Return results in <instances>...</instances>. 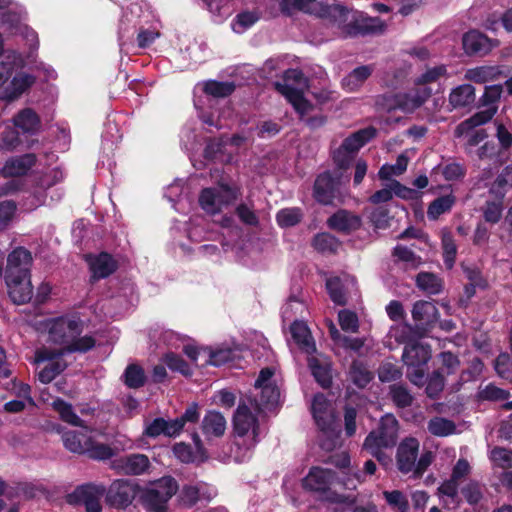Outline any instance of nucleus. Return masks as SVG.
<instances>
[{"mask_svg":"<svg viewBox=\"0 0 512 512\" xmlns=\"http://www.w3.org/2000/svg\"><path fill=\"white\" fill-rule=\"evenodd\" d=\"M83 321L77 315H64L46 321L48 341L59 345L55 348L63 353L87 352L95 346V339L83 332Z\"/></svg>","mask_w":512,"mask_h":512,"instance_id":"obj_1","label":"nucleus"},{"mask_svg":"<svg viewBox=\"0 0 512 512\" xmlns=\"http://www.w3.org/2000/svg\"><path fill=\"white\" fill-rule=\"evenodd\" d=\"M20 64L15 53L0 60V101L9 104L18 100L35 83V77L22 70Z\"/></svg>","mask_w":512,"mask_h":512,"instance_id":"obj_2","label":"nucleus"},{"mask_svg":"<svg viewBox=\"0 0 512 512\" xmlns=\"http://www.w3.org/2000/svg\"><path fill=\"white\" fill-rule=\"evenodd\" d=\"M233 428L236 447L234 457L236 461L243 462L249 458L261 434L257 417L247 404L238 405L233 417Z\"/></svg>","mask_w":512,"mask_h":512,"instance_id":"obj_3","label":"nucleus"},{"mask_svg":"<svg viewBox=\"0 0 512 512\" xmlns=\"http://www.w3.org/2000/svg\"><path fill=\"white\" fill-rule=\"evenodd\" d=\"M399 424L397 419L387 414L381 418L377 430L371 431L363 443V449L368 451L381 464L390 463V457L383 452V449L393 448L398 438Z\"/></svg>","mask_w":512,"mask_h":512,"instance_id":"obj_4","label":"nucleus"},{"mask_svg":"<svg viewBox=\"0 0 512 512\" xmlns=\"http://www.w3.org/2000/svg\"><path fill=\"white\" fill-rule=\"evenodd\" d=\"M179 485L171 476L162 477L146 487L140 486L139 501L148 512H167L168 502Z\"/></svg>","mask_w":512,"mask_h":512,"instance_id":"obj_5","label":"nucleus"},{"mask_svg":"<svg viewBox=\"0 0 512 512\" xmlns=\"http://www.w3.org/2000/svg\"><path fill=\"white\" fill-rule=\"evenodd\" d=\"M85 432L72 430H59L64 447L76 454H87L94 460H106L111 458L115 452L113 448L104 443L96 442L88 432L91 429H84Z\"/></svg>","mask_w":512,"mask_h":512,"instance_id":"obj_6","label":"nucleus"},{"mask_svg":"<svg viewBox=\"0 0 512 512\" xmlns=\"http://www.w3.org/2000/svg\"><path fill=\"white\" fill-rule=\"evenodd\" d=\"M277 91L282 94L294 109L301 115L307 114L312 105L303 97L308 88V80L298 69H289L285 72L282 82L275 84Z\"/></svg>","mask_w":512,"mask_h":512,"instance_id":"obj_7","label":"nucleus"},{"mask_svg":"<svg viewBox=\"0 0 512 512\" xmlns=\"http://www.w3.org/2000/svg\"><path fill=\"white\" fill-rule=\"evenodd\" d=\"M495 113V107L483 109L457 125L454 135L457 138H466L464 145L466 153L471 154L473 148L487 138V133L484 129L476 130L475 128L489 122Z\"/></svg>","mask_w":512,"mask_h":512,"instance_id":"obj_8","label":"nucleus"},{"mask_svg":"<svg viewBox=\"0 0 512 512\" xmlns=\"http://www.w3.org/2000/svg\"><path fill=\"white\" fill-rule=\"evenodd\" d=\"M238 196L239 190L236 187L220 184L217 187L203 189L199 196V204L205 212L213 215L233 204Z\"/></svg>","mask_w":512,"mask_h":512,"instance_id":"obj_9","label":"nucleus"},{"mask_svg":"<svg viewBox=\"0 0 512 512\" xmlns=\"http://www.w3.org/2000/svg\"><path fill=\"white\" fill-rule=\"evenodd\" d=\"M65 353L57 351L55 348L42 347L35 352V362L37 364L45 363L38 371V379L43 384L52 382L67 367L63 359Z\"/></svg>","mask_w":512,"mask_h":512,"instance_id":"obj_10","label":"nucleus"},{"mask_svg":"<svg viewBox=\"0 0 512 512\" xmlns=\"http://www.w3.org/2000/svg\"><path fill=\"white\" fill-rule=\"evenodd\" d=\"M105 493V486L86 483L69 493L66 501L73 506H83L86 512H102L101 500Z\"/></svg>","mask_w":512,"mask_h":512,"instance_id":"obj_11","label":"nucleus"},{"mask_svg":"<svg viewBox=\"0 0 512 512\" xmlns=\"http://www.w3.org/2000/svg\"><path fill=\"white\" fill-rule=\"evenodd\" d=\"M140 485L129 480H115L106 491L107 502L119 509H124L132 504L140 494Z\"/></svg>","mask_w":512,"mask_h":512,"instance_id":"obj_12","label":"nucleus"},{"mask_svg":"<svg viewBox=\"0 0 512 512\" xmlns=\"http://www.w3.org/2000/svg\"><path fill=\"white\" fill-rule=\"evenodd\" d=\"M376 135V129L367 127L347 137L342 145L335 151L334 160L341 168H345L350 161V154L356 153L362 146Z\"/></svg>","mask_w":512,"mask_h":512,"instance_id":"obj_13","label":"nucleus"},{"mask_svg":"<svg viewBox=\"0 0 512 512\" xmlns=\"http://www.w3.org/2000/svg\"><path fill=\"white\" fill-rule=\"evenodd\" d=\"M10 2L3 0L0 6V19L12 34H21L33 48L37 47L38 38L34 30L21 22V15L11 8Z\"/></svg>","mask_w":512,"mask_h":512,"instance_id":"obj_14","label":"nucleus"},{"mask_svg":"<svg viewBox=\"0 0 512 512\" xmlns=\"http://www.w3.org/2000/svg\"><path fill=\"white\" fill-rule=\"evenodd\" d=\"M150 466L149 458L141 453L122 456L111 462V468L123 475H142L149 470Z\"/></svg>","mask_w":512,"mask_h":512,"instance_id":"obj_15","label":"nucleus"},{"mask_svg":"<svg viewBox=\"0 0 512 512\" xmlns=\"http://www.w3.org/2000/svg\"><path fill=\"white\" fill-rule=\"evenodd\" d=\"M216 494L215 488L204 482H199L194 485H184L180 490L178 498L183 506L191 508L198 502H210Z\"/></svg>","mask_w":512,"mask_h":512,"instance_id":"obj_16","label":"nucleus"},{"mask_svg":"<svg viewBox=\"0 0 512 512\" xmlns=\"http://www.w3.org/2000/svg\"><path fill=\"white\" fill-rule=\"evenodd\" d=\"M318 17L326 20L333 27L343 32H349V26L354 23L355 14L340 4L322 5Z\"/></svg>","mask_w":512,"mask_h":512,"instance_id":"obj_17","label":"nucleus"},{"mask_svg":"<svg viewBox=\"0 0 512 512\" xmlns=\"http://www.w3.org/2000/svg\"><path fill=\"white\" fill-rule=\"evenodd\" d=\"M432 89L427 86L418 85L414 90L397 94L393 97L394 104L389 109L399 108L404 112H413L421 107L431 96Z\"/></svg>","mask_w":512,"mask_h":512,"instance_id":"obj_18","label":"nucleus"},{"mask_svg":"<svg viewBox=\"0 0 512 512\" xmlns=\"http://www.w3.org/2000/svg\"><path fill=\"white\" fill-rule=\"evenodd\" d=\"M419 452V441L416 438H405L397 448L396 464L398 470L407 474L413 472Z\"/></svg>","mask_w":512,"mask_h":512,"instance_id":"obj_19","label":"nucleus"},{"mask_svg":"<svg viewBox=\"0 0 512 512\" xmlns=\"http://www.w3.org/2000/svg\"><path fill=\"white\" fill-rule=\"evenodd\" d=\"M462 44L467 55H486L497 47L499 42L479 31L472 30L463 35Z\"/></svg>","mask_w":512,"mask_h":512,"instance_id":"obj_20","label":"nucleus"},{"mask_svg":"<svg viewBox=\"0 0 512 512\" xmlns=\"http://www.w3.org/2000/svg\"><path fill=\"white\" fill-rule=\"evenodd\" d=\"M31 264L30 252L22 247L16 248L8 255L5 279L12 281V278L30 274Z\"/></svg>","mask_w":512,"mask_h":512,"instance_id":"obj_21","label":"nucleus"},{"mask_svg":"<svg viewBox=\"0 0 512 512\" xmlns=\"http://www.w3.org/2000/svg\"><path fill=\"white\" fill-rule=\"evenodd\" d=\"M339 180L332 177L329 172L320 174L314 184V197L324 205L331 204L338 189Z\"/></svg>","mask_w":512,"mask_h":512,"instance_id":"obj_22","label":"nucleus"},{"mask_svg":"<svg viewBox=\"0 0 512 512\" xmlns=\"http://www.w3.org/2000/svg\"><path fill=\"white\" fill-rule=\"evenodd\" d=\"M6 280L8 293L12 301L16 304H24L29 302L33 296L30 274Z\"/></svg>","mask_w":512,"mask_h":512,"instance_id":"obj_23","label":"nucleus"},{"mask_svg":"<svg viewBox=\"0 0 512 512\" xmlns=\"http://www.w3.org/2000/svg\"><path fill=\"white\" fill-rule=\"evenodd\" d=\"M36 163V156L34 154H24L18 157L9 158L2 169L0 174L5 178L19 177L25 175Z\"/></svg>","mask_w":512,"mask_h":512,"instance_id":"obj_24","label":"nucleus"},{"mask_svg":"<svg viewBox=\"0 0 512 512\" xmlns=\"http://www.w3.org/2000/svg\"><path fill=\"white\" fill-rule=\"evenodd\" d=\"M86 260L92 272L93 279H102L111 275L117 268V262L114 258L105 252L99 255H88Z\"/></svg>","mask_w":512,"mask_h":512,"instance_id":"obj_25","label":"nucleus"},{"mask_svg":"<svg viewBox=\"0 0 512 512\" xmlns=\"http://www.w3.org/2000/svg\"><path fill=\"white\" fill-rule=\"evenodd\" d=\"M227 422L225 417L218 411H208L202 419L201 431L208 439L218 438L224 435Z\"/></svg>","mask_w":512,"mask_h":512,"instance_id":"obj_26","label":"nucleus"},{"mask_svg":"<svg viewBox=\"0 0 512 512\" xmlns=\"http://www.w3.org/2000/svg\"><path fill=\"white\" fill-rule=\"evenodd\" d=\"M334 480V473L329 469L314 467L303 479V487L311 491H325Z\"/></svg>","mask_w":512,"mask_h":512,"instance_id":"obj_27","label":"nucleus"},{"mask_svg":"<svg viewBox=\"0 0 512 512\" xmlns=\"http://www.w3.org/2000/svg\"><path fill=\"white\" fill-rule=\"evenodd\" d=\"M11 122L25 134L33 135L41 128L39 115L32 108L26 107L19 110L12 118Z\"/></svg>","mask_w":512,"mask_h":512,"instance_id":"obj_28","label":"nucleus"},{"mask_svg":"<svg viewBox=\"0 0 512 512\" xmlns=\"http://www.w3.org/2000/svg\"><path fill=\"white\" fill-rule=\"evenodd\" d=\"M431 358L428 345L415 341L404 347L402 360L406 366H425Z\"/></svg>","mask_w":512,"mask_h":512,"instance_id":"obj_29","label":"nucleus"},{"mask_svg":"<svg viewBox=\"0 0 512 512\" xmlns=\"http://www.w3.org/2000/svg\"><path fill=\"white\" fill-rule=\"evenodd\" d=\"M504 71L498 65H483L467 69L464 75L465 80L483 84L498 80L504 77Z\"/></svg>","mask_w":512,"mask_h":512,"instance_id":"obj_30","label":"nucleus"},{"mask_svg":"<svg viewBox=\"0 0 512 512\" xmlns=\"http://www.w3.org/2000/svg\"><path fill=\"white\" fill-rule=\"evenodd\" d=\"M181 432L180 420H165L163 418H156L146 425L145 435L149 437H158L164 435L167 437H175Z\"/></svg>","mask_w":512,"mask_h":512,"instance_id":"obj_31","label":"nucleus"},{"mask_svg":"<svg viewBox=\"0 0 512 512\" xmlns=\"http://www.w3.org/2000/svg\"><path fill=\"white\" fill-rule=\"evenodd\" d=\"M311 409L318 427H327L330 424H334L335 416L333 410L323 394L314 396Z\"/></svg>","mask_w":512,"mask_h":512,"instance_id":"obj_32","label":"nucleus"},{"mask_svg":"<svg viewBox=\"0 0 512 512\" xmlns=\"http://www.w3.org/2000/svg\"><path fill=\"white\" fill-rule=\"evenodd\" d=\"M327 223L334 230L351 232L361 226V219L347 210H339L328 219Z\"/></svg>","mask_w":512,"mask_h":512,"instance_id":"obj_33","label":"nucleus"},{"mask_svg":"<svg viewBox=\"0 0 512 512\" xmlns=\"http://www.w3.org/2000/svg\"><path fill=\"white\" fill-rule=\"evenodd\" d=\"M439 312L433 302L420 300L414 303L412 318L421 325H431L437 321Z\"/></svg>","mask_w":512,"mask_h":512,"instance_id":"obj_34","label":"nucleus"},{"mask_svg":"<svg viewBox=\"0 0 512 512\" xmlns=\"http://www.w3.org/2000/svg\"><path fill=\"white\" fill-rule=\"evenodd\" d=\"M373 66L362 65L353 69L347 76L342 79V86L348 92L359 90L365 81L371 76Z\"/></svg>","mask_w":512,"mask_h":512,"instance_id":"obj_35","label":"nucleus"},{"mask_svg":"<svg viewBox=\"0 0 512 512\" xmlns=\"http://www.w3.org/2000/svg\"><path fill=\"white\" fill-rule=\"evenodd\" d=\"M448 101L452 109L467 107L475 101V89L470 84L459 85L452 89Z\"/></svg>","mask_w":512,"mask_h":512,"instance_id":"obj_36","label":"nucleus"},{"mask_svg":"<svg viewBox=\"0 0 512 512\" xmlns=\"http://www.w3.org/2000/svg\"><path fill=\"white\" fill-rule=\"evenodd\" d=\"M290 330L293 339L298 344L301 350H303L307 354H312L316 351L315 343L305 323L295 321L291 325Z\"/></svg>","mask_w":512,"mask_h":512,"instance_id":"obj_37","label":"nucleus"},{"mask_svg":"<svg viewBox=\"0 0 512 512\" xmlns=\"http://www.w3.org/2000/svg\"><path fill=\"white\" fill-rule=\"evenodd\" d=\"M52 406L55 409V411L58 412L60 418L64 422L73 426L82 427L86 430L88 429V426L86 425L85 421L77 416L71 404L58 398L53 401Z\"/></svg>","mask_w":512,"mask_h":512,"instance_id":"obj_38","label":"nucleus"},{"mask_svg":"<svg viewBox=\"0 0 512 512\" xmlns=\"http://www.w3.org/2000/svg\"><path fill=\"white\" fill-rule=\"evenodd\" d=\"M416 285L420 290L431 295L439 294L443 289L442 280L429 272L419 273L416 277Z\"/></svg>","mask_w":512,"mask_h":512,"instance_id":"obj_39","label":"nucleus"},{"mask_svg":"<svg viewBox=\"0 0 512 512\" xmlns=\"http://www.w3.org/2000/svg\"><path fill=\"white\" fill-rule=\"evenodd\" d=\"M260 395L258 399H255V408L262 410L264 408H270L275 406L280 398V392L276 385L267 384L266 386L259 388Z\"/></svg>","mask_w":512,"mask_h":512,"instance_id":"obj_40","label":"nucleus"},{"mask_svg":"<svg viewBox=\"0 0 512 512\" xmlns=\"http://www.w3.org/2000/svg\"><path fill=\"white\" fill-rule=\"evenodd\" d=\"M308 364L316 381L324 388L331 383L330 366L327 362L322 363L317 357H310Z\"/></svg>","mask_w":512,"mask_h":512,"instance_id":"obj_41","label":"nucleus"},{"mask_svg":"<svg viewBox=\"0 0 512 512\" xmlns=\"http://www.w3.org/2000/svg\"><path fill=\"white\" fill-rule=\"evenodd\" d=\"M4 125L5 128L0 135V149L11 152L21 144L20 135L13 123L5 122Z\"/></svg>","mask_w":512,"mask_h":512,"instance_id":"obj_42","label":"nucleus"},{"mask_svg":"<svg viewBox=\"0 0 512 512\" xmlns=\"http://www.w3.org/2000/svg\"><path fill=\"white\" fill-rule=\"evenodd\" d=\"M409 159L405 153L398 156L394 165L384 164L378 171V177L381 180H390L393 176L403 174L408 166Z\"/></svg>","mask_w":512,"mask_h":512,"instance_id":"obj_43","label":"nucleus"},{"mask_svg":"<svg viewBox=\"0 0 512 512\" xmlns=\"http://www.w3.org/2000/svg\"><path fill=\"white\" fill-rule=\"evenodd\" d=\"M283 10L297 8L304 12L318 16L323 5L319 0H278Z\"/></svg>","mask_w":512,"mask_h":512,"instance_id":"obj_44","label":"nucleus"},{"mask_svg":"<svg viewBox=\"0 0 512 512\" xmlns=\"http://www.w3.org/2000/svg\"><path fill=\"white\" fill-rule=\"evenodd\" d=\"M428 431L437 437H446L455 433L454 422L443 417H434L427 424Z\"/></svg>","mask_w":512,"mask_h":512,"instance_id":"obj_45","label":"nucleus"},{"mask_svg":"<svg viewBox=\"0 0 512 512\" xmlns=\"http://www.w3.org/2000/svg\"><path fill=\"white\" fill-rule=\"evenodd\" d=\"M455 203L452 195H445L435 199L428 207L427 216L431 220H436L440 215L451 210Z\"/></svg>","mask_w":512,"mask_h":512,"instance_id":"obj_46","label":"nucleus"},{"mask_svg":"<svg viewBox=\"0 0 512 512\" xmlns=\"http://www.w3.org/2000/svg\"><path fill=\"white\" fill-rule=\"evenodd\" d=\"M237 357V349L220 348L215 351L210 349L208 359L205 360V364L220 366L229 362H233Z\"/></svg>","mask_w":512,"mask_h":512,"instance_id":"obj_47","label":"nucleus"},{"mask_svg":"<svg viewBox=\"0 0 512 512\" xmlns=\"http://www.w3.org/2000/svg\"><path fill=\"white\" fill-rule=\"evenodd\" d=\"M488 456L494 467L512 469V449L496 446Z\"/></svg>","mask_w":512,"mask_h":512,"instance_id":"obj_48","label":"nucleus"},{"mask_svg":"<svg viewBox=\"0 0 512 512\" xmlns=\"http://www.w3.org/2000/svg\"><path fill=\"white\" fill-rule=\"evenodd\" d=\"M321 434L319 435V443L322 449L331 451L335 449L339 443V430L335 423L327 427H319Z\"/></svg>","mask_w":512,"mask_h":512,"instance_id":"obj_49","label":"nucleus"},{"mask_svg":"<svg viewBox=\"0 0 512 512\" xmlns=\"http://www.w3.org/2000/svg\"><path fill=\"white\" fill-rule=\"evenodd\" d=\"M354 22H356L357 31L361 34H378L386 29V24L379 18L364 17L360 20L355 18Z\"/></svg>","mask_w":512,"mask_h":512,"instance_id":"obj_50","label":"nucleus"},{"mask_svg":"<svg viewBox=\"0 0 512 512\" xmlns=\"http://www.w3.org/2000/svg\"><path fill=\"white\" fill-rule=\"evenodd\" d=\"M442 248H443V258L444 263L448 269H451L454 265L457 247L453 236L450 231L443 230L442 231Z\"/></svg>","mask_w":512,"mask_h":512,"instance_id":"obj_51","label":"nucleus"},{"mask_svg":"<svg viewBox=\"0 0 512 512\" xmlns=\"http://www.w3.org/2000/svg\"><path fill=\"white\" fill-rule=\"evenodd\" d=\"M313 247L321 253H334L339 247V241L329 233H319L312 241Z\"/></svg>","mask_w":512,"mask_h":512,"instance_id":"obj_52","label":"nucleus"},{"mask_svg":"<svg viewBox=\"0 0 512 512\" xmlns=\"http://www.w3.org/2000/svg\"><path fill=\"white\" fill-rule=\"evenodd\" d=\"M303 218V212L298 207H290L281 209L277 215V223L281 227H292L298 224Z\"/></svg>","mask_w":512,"mask_h":512,"instance_id":"obj_53","label":"nucleus"},{"mask_svg":"<svg viewBox=\"0 0 512 512\" xmlns=\"http://www.w3.org/2000/svg\"><path fill=\"white\" fill-rule=\"evenodd\" d=\"M259 19L256 12L245 11L239 13L232 21V30L237 34L244 33L247 29L253 26Z\"/></svg>","mask_w":512,"mask_h":512,"instance_id":"obj_54","label":"nucleus"},{"mask_svg":"<svg viewBox=\"0 0 512 512\" xmlns=\"http://www.w3.org/2000/svg\"><path fill=\"white\" fill-rule=\"evenodd\" d=\"M391 339H394L399 344H411L415 341V332L408 324H399L391 328L389 332Z\"/></svg>","mask_w":512,"mask_h":512,"instance_id":"obj_55","label":"nucleus"},{"mask_svg":"<svg viewBox=\"0 0 512 512\" xmlns=\"http://www.w3.org/2000/svg\"><path fill=\"white\" fill-rule=\"evenodd\" d=\"M393 255L398 261L403 262L406 268L415 269L422 263L421 258L405 246H396Z\"/></svg>","mask_w":512,"mask_h":512,"instance_id":"obj_56","label":"nucleus"},{"mask_svg":"<svg viewBox=\"0 0 512 512\" xmlns=\"http://www.w3.org/2000/svg\"><path fill=\"white\" fill-rule=\"evenodd\" d=\"M372 373L359 362H354L350 369V379L358 387H365L372 380Z\"/></svg>","mask_w":512,"mask_h":512,"instance_id":"obj_57","label":"nucleus"},{"mask_svg":"<svg viewBox=\"0 0 512 512\" xmlns=\"http://www.w3.org/2000/svg\"><path fill=\"white\" fill-rule=\"evenodd\" d=\"M326 287L330 298L334 303L339 305H344L346 303L344 286L342 280L339 277H332L327 279Z\"/></svg>","mask_w":512,"mask_h":512,"instance_id":"obj_58","label":"nucleus"},{"mask_svg":"<svg viewBox=\"0 0 512 512\" xmlns=\"http://www.w3.org/2000/svg\"><path fill=\"white\" fill-rule=\"evenodd\" d=\"M235 89L231 82L208 81L204 84V91L214 97H226Z\"/></svg>","mask_w":512,"mask_h":512,"instance_id":"obj_59","label":"nucleus"},{"mask_svg":"<svg viewBox=\"0 0 512 512\" xmlns=\"http://www.w3.org/2000/svg\"><path fill=\"white\" fill-rule=\"evenodd\" d=\"M390 395L393 402L401 408L412 404L413 396L403 385L394 384L390 386Z\"/></svg>","mask_w":512,"mask_h":512,"instance_id":"obj_60","label":"nucleus"},{"mask_svg":"<svg viewBox=\"0 0 512 512\" xmlns=\"http://www.w3.org/2000/svg\"><path fill=\"white\" fill-rule=\"evenodd\" d=\"M125 384L130 388L141 387L145 382L144 371L137 365H129L124 373Z\"/></svg>","mask_w":512,"mask_h":512,"instance_id":"obj_61","label":"nucleus"},{"mask_svg":"<svg viewBox=\"0 0 512 512\" xmlns=\"http://www.w3.org/2000/svg\"><path fill=\"white\" fill-rule=\"evenodd\" d=\"M447 75V69L445 65H438L435 67L428 68L423 74H421L415 81L416 85L426 86L429 83L438 81L440 78Z\"/></svg>","mask_w":512,"mask_h":512,"instance_id":"obj_62","label":"nucleus"},{"mask_svg":"<svg viewBox=\"0 0 512 512\" xmlns=\"http://www.w3.org/2000/svg\"><path fill=\"white\" fill-rule=\"evenodd\" d=\"M338 321L341 329L345 332L355 333L359 329L358 316L350 310L339 311Z\"/></svg>","mask_w":512,"mask_h":512,"instance_id":"obj_63","label":"nucleus"},{"mask_svg":"<svg viewBox=\"0 0 512 512\" xmlns=\"http://www.w3.org/2000/svg\"><path fill=\"white\" fill-rule=\"evenodd\" d=\"M503 204L501 200L487 202L483 208V217L486 222L495 224L502 218Z\"/></svg>","mask_w":512,"mask_h":512,"instance_id":"obj_64","label":"nucleus"}]
</instances>
